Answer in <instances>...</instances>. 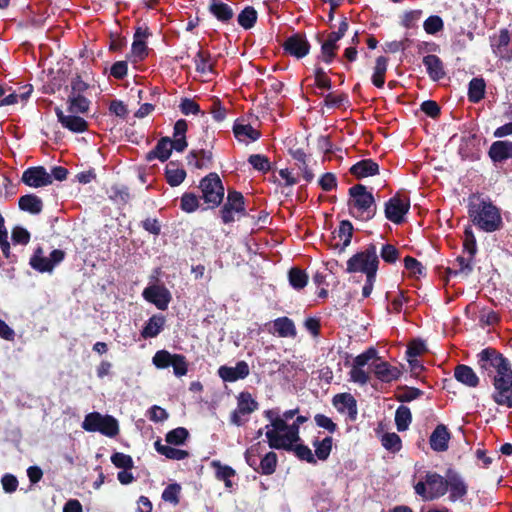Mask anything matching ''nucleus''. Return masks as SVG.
I'll return each mask as SVG.
<instances>
[{"instance_id":"f257e3e1","label":"nucleus","mask_w":512,"mask_h":512,"mask_svg":"<svg viewBox=\"0 0 512 512\" xmlns=\"http://www.w3.org/2000/svg\"><path fill=\"white\" fill-rule=\"evenodd\" d=\"M477 365L481 375L491 379L493 401L512 408V369L508 359L495 348L487 347L477 354Z\"/></svg>"},{"instance_id":"f03ea898","label":"nucleus","mask_w":512,"mask_h":512,"mask_svg":"<svg viewBox=\"0 0 512 512\" xmlns=\"http://www.w3.org/2000/svg\"><path fill=\"white\" fill-rule=\"evenodd\" d=\"M470 198L468 203V215L472 223L480 230L492 233L502 228L503 220L500 209L490 199Z\"/></svg>"},{"instance_id":"7ed1b4c3","label":"nucleus","mask_w":512,"mask_h":512,"mask_svg":"<svg viewBox=\"0 0 512 512\" xmlns=\"http://www.w3.org/2000/svg\"><path fill=\"white\" fill-rule=\"evenodd\" d=\"M348 212L357 220L370 221L377 213V205L372 191L363 184H355L348 189Z\"/></svg>"},{"instance_id":"20e7f679","label":"nucleus","mask_w":512,"mask_h":512,"mask_svg":"<svg viewBox=\"0 0 512 512\" xmlns=\"http://www.w3.org/2000/svg\"><path fill=\"white\" fill-rule=\"evenodd\" d=\"M415 494L424 501H433L447 493V477L434 471H427L424 480L414 485Z\"/></svg>"},{"instance_id":"39448f33","label":"nucleus","mask_w":512,"mask_h":512,"mask_svg":"<svg viewBox=\"0 0 512 512\" xmlns=\"http://www.w3.org/2000/svg\"><path fill=\"white\" fill-rule=\"evenodd\" d=\"M200 199L207 205L205 209H216L224 200L225 188L216 172H211L200 180Z\"/></svg>"},{"instance_id":"423d86ee","label":"nucleus","mask_w":512,"mask_h":512,"mask_svg":"<svg viewBox=\"0 0 512 512\" xmlns=\"http://www.w3.org/2000/svg\"><path fill=\"white\" fill-rule=\"evenodd\" d=\"M379 265L377 248L369 244L364 251L357 252L347 261V273L362 272L366 276L376 275Z\"/></svg>"},{"instance_id":"0eeeda50","label":"nucleus","mask_w":512,"mask_h":512,"mask_svg":"<svg viewBox=\"0 0 512 512\" xmlns=\"http://www.w3.org/2000/svg\"><path fill=\"white\" fill-rule=\"evenodd\" d=\"M264 417L270 421V425L265 427L269 447L277 450L285 448L287 445L284 433L288 431L289 427L287 421L274 409L265 410Z\"/></svg>"},{"instance_id":"6e6552de","label":"nucleus","mask_w":512,"mask_h":512,"mask_svg":"<svg viewBox=\"0 0 512 512\" xmlns=\"http://www.w3.org/2000/svg\"><path fill=\"white\" fill-rule=\"evenodd\" d=\"M82 428L87 432H99L110 438L119 434L117 419L111 415H102L99 412L87 414L82 422Z\"/></svg>"},{"instance_id":"1a4fd4ad","label":"nucleus","mask_w":512,"mask_h":512,"mask_svg":"<svg viewBox=\"0 0 512 512\" xmlns=\"http://www.w3.org/2000/svg\"><path fill=\"white\" fill-rule=\"evenodd\" d=\"M152 363L158 369L172 366L176 377L185 376L188 372V363L183 354H172L167 350H159L154 354Z\"/></svg>"},{"instance_id":"9d476101","label":"nucleus","mask_w":512,"mask_h":512,"mask_svg":"<svg viewBox=\"0 0 512 512\" xmlns=\"http://www.w3.org/2000/svg\"><path fill=\"white\" fill-rule=\"evenodd\" d=\"M259 403L248 391H242L237 396V407L230 414V423L235 426H243L250 414L258 410Z\"/></svg>"},{"instance_id":"9b49d317","label":"nucleus","mask_w":512,"mask_h":512,"mask_svg":"<svg viewBox=\"0 0 512 512\" xmlns=\"http://www.w3.org/2000/svg\"><path fill=\"white\" fill-rule=\"evenodd\" d=\"M235 213L246 215L245 198L241 192L229 189L226 201L219 210L220 218L224 224H230L235 221Z\"/></svg>"},{"instance_id":"f8f14e48","label":"nucleus","mask_w":512,"mask_h":512,"mask_svg":"<svg viewBox=\"0 0 512 512\" xmlns=\"http://www.w3.org/2000/svg\"><path fill=\"white\" fill-rule=\"evenodd\" d=\"M65 258V252L60 249H54L49 257L42 256V248L38 247L30 258V266L41 273L51 272L56 265L61 263Z\"/></svg>"},{"instance_id":"ddd939ff","label":"nucleus","mask_w":512,"mask_h":512,"mask_svg":"<svg viewBox=\"0 0 512 512\" xmlns=\"http://www.w3.org/2000/svg\"><path fill=\"white\" fill-rule=\"evenodd\" d=\"M490 45L497 58L506 62L512 61V37L508 29L502 28L498 35L491 36Z\"/></svg>"},{"instance_id":"4468645a","label":"nucleus","mask_w":512,"mask_h":512,"mask_svg":"<svg viewBox=\"0 0 512 512\" xmlns=\"http://www.w3.org/2000/svg\"><path fill=\"white\" fill-rule=\"evenodd\" d=\"M410 200L402 198L399 194L394 195L385 203V217L395 223L401 224L404 216L409 212Z\"/></svg>"},{"instance_id":"2eb2a0df","label":"nucleus","mask_w":512,"mask_h":512,"mask_svg":"<svg viewBox=\"0 0 512 512\" xmlns=\"http://www.w3.org/2000/svg\"><path fill=\"white\" fill-rule=\"evenodd\" d=\"M142 297L159 310H166L172 300L169 289L164 284H151L144 288Z\"/></svg>"},{"instance_id":"dca6fc26","label":"nucleus","mask_w":512,"mask_h":512,"mask_svg":"<svg viewBox=\"0 0 512 512\" xmlns=\"http://www.w3.org/2000/svg\"><path fill=\"white\" fill-rule=\"evenodd\" d=\"M282 47L286 54L302 59L309 54L311 45L305 34L294 33L286 38Z\"/></svg>"},{"instance_id":"f3484780","label":"nucleus","mask_w":512,"mask_h":512,"mask_svg":"<svg viewBox=\"0 0 512 512\" xmlns=\"http://www.w3.org/2000/svg\"><path fill=\"white\" fill-rule=\"evenodd\" d=\"M22 182L33 188L45 187L52 184V176L43 166L27 168L21 178Z\"/></svg>"},{"instance_id":"a211bd4d","label":"nucleus","mask_w":512,"mask_h":512,"mask_svg":"<svg viewBox=\"0 0 512 512\" xmlns=\"http://www.w3.org/2000/svg\"><path fill=\"white\" fill-rule=\"evenodd\" d=\"M447 492L449 491V500L455 502L465 497L468 493V485L462 476L452 468L446 471Z\"/></svg>"},{"instance_id":"6ab92c4d","label":"nucleus","mask_w":512,"mask_h":512,"mask_svg":"<svg viewBox=\"0 0 512 512\" xmlns=\"http://www.w3.org/2000/svg\"><path fill=\"white\" fill-rule=\"evenodd\" d=\"M218 376L224 382H236L238 380L245 379L250 374V368L246 361L241 360L236 363L235 367L222 365L218 368Z\"/></svg>"},{"instance_id":"aec40b11","label":"nucleus","mask_w":512,"mask_h":512,"mask_svg":"<svg viewBox=\"0 0 512 512\" xmlns=\"http://www.w3.org/2000/svg\"><path fill=\"white\" fill-rule=\"evenodd\" d=\"M488 157L493 164H504L508 160L512 161V141L497 140L494 141L488 149Z\"/></svg>"},{"instance_id":"412c9836","label":"nucleus","mask_w":512,"mask_h":512,"mask_svg":"<svg viewBox=\"0 0 512 512\" xmlns=\"http://www.w3.org/2000/svg\"><path fill=\"white\" fill-rule=\"evenodd\" d=\"M353 231L352 223L349 220H342L338 228L332 233L333 240L336 242L331 243L330 246L334 249H338L340 253L343 252L351 243Z\"/></svg>"},{"instance_id":"4be33fe9","label":"nucleus","mask_w":512,"mask_h":512,"mask_svg":"<svg viewBox=\"0 0 512 512\" xmlns=\"http://www.w3.org/2000/svg\"><path fill=\"white\" fill-rule=\"evenodd\" d=\"M333 405L339 413H347L350 421L357 419V401L350 393L336 394L332 399Z\"/></svg>"},{"instance_id":"5701e85b","label":"nucleus","mask_w":512,"mask_h":512,"mask_svg":"<svg viewBox=\"0 0 512 512\" xmlns=\"http://www.w3.org/2000/svg\"><path fill=\"white\" fill-rule=\"evenodd\" d=\"M55 113L61 125L71 132L83 133L88 129L87 121L77 114L65 115L59 107L55 108Z\"/></svg>"},{"instance_id":"b1692460","label":"nucleus","mask_w":512,"mask_h":512,"mask_svg":"<svg viewBox=\"0 0 512 512\" xmlns=\"http://www.w3.org/2000/svg\"><path fill=\"white\" fill-rule=\"evenodd\" d=\"M371 368L375 377L381 382H392L397 380L401 375V371L397 367L392 366L388 362L382 361L381 359L372 362Z\"/></svg>"},{"instance_id":"393cba45","label":"nucleus","mask_w":512,"mask_h":512,"mask_svg":"<svg viewBox=\"0 0 512 512\" xmlns=\"http://www.w3.org/2000/svg\"><path fill=\"white\" fill-rule=\"evenodd\" d=\"M451 433L444 424H438L429 438V444L433 451L444 452L449 448Z\"/></svg>"},{"instance_id":"a878e982","label":"nucleus","mask_w":512,"mask_h":512,"mask_svg":"<svg viewBox=\"0 0 512 512\" xmlns=\"http://www.w3.org/2000/svg\"><path fill=\"white\" fill-rule=\"evenodd\" d=\"M454 378L469 388H476L480 383L479 376L470 366L465 364H458L454 368Z\"/></svg>"},{"instance_id":"bb28decb","label":"nucleus","mask_w":512,"mask_h":512,"mask_svg":"<svg viewBox=\"0 0 512 512\" xmlns=\"http://www.w3.org/2000/svg\"><path fill=\"white\" fill-rule=\"evenodd\" d=\"M423 64L431 80L439 81L446 76L443 61L437 55L429 54L424 56Z\"/></svg>"},{"instance_id":"cd10ccee","label":"nucleus","mask_w":512,"mask_h":512,"mask_svg":"<svg viewBox=\"0 0 512 512\" xmlns=\"http://www.w3.org/2000/svg\"><path fill=\"white\" fill-rule=\"evenodd\" d=\"M349 172L357 179L374 176L379 173V165L373 159H363L352 165Z\"/></svg>"},{"instance_id":"c85d7f7f","label":"nucleus","mask_w":512,"mask_h":512,"mask_svg":"<svg viewBox=\"0 0 512 512\" xmlns=\"http://www.w3.org/2000/svg\"><path fill=\"white\" fill-rule=\"evenodd\" d=\"M166 323L162 314L152 315L141 330V337L144 339L157 337L164 329Z\"/></svg>"},{"instance_id":"c756f323","label":"nucleus","mask_w":512,"mask_h":512,"mask_svg":"<svg viewBox=\"0 0 512 512\" xmlns=\"http://www.w3.org/2000/svg\"><path fill=\"white\" fill-rule=\"evenodd\" d=\"M208 11L221 23L229 24L234 17L232 7L221 0H212Z\"/></svg>"},{"instance_id":"7c9ffc66","label":"nucleus","mask_w":512,"mask_h":512,"mask_svg":"<svg viewBox=\"0 0 512 512\" xmlns=\"http://www.w3.org/2000/svg\"><path fill=\"white\" fill-rule=\"evenodd\" d=\"M171 153V139L169 137H162L158 140L156 146L147 153L146 160L159 159L161 162H165L170 158Z\"/></svg>"},{"instance_id":"2f4dec72","label":"nucleus","mask_w":512,"mask_h":512,"mask_svg":"<svg viewBox=\"0 0 512 512\" xmlns=\"http://www.w3.org/2000/svg\"><path fill=\"white\" fill-rule=\"evenodd\" d=\"M186 159L188 164H192V159H196V169L210 168L213 165V152L206 149L191 150Z\"/></svg>"},{"instance_id":"473e14b6","label":"nucleus","mask_w":512,"mask_h":512,"mask_svg":"<svg viewBox=\"0 0 512 512\" xmlns=\"http://www.w3.org/2000/svg\"><path fill=\"white\" fill-rule=\"evenodd\" d=\"M18 206L22 211L37 215L41 213L43 209V202L41 198L35 194H26L19 198Z\"/></svg>"},{"instance_id":"72a5a7b5","label":"nucleus","mask_w":512,"mask_h":512,"mask_svg":"<svg viewBox=\"0 0 512 512\" xmlns=\"http://www.w3.org/2000/svg\"><path fill=\"white\" fill-rule=\"evenodd\" d=\"M211 466L215 469L216 479L223 481L225 487L231 489L233 487L231 478L236 475V471L231 466L222 464L219 460H213Z\"/></svg>"},{"instance_id":"f704fd0d","label":"nucleus","mask_w":512,"mask_h":512,"mask_svg":"<svg viewBox=\"0 0 512 512\" xmlns=\"http://www.w3.org/2000/svg\"><path fill=\"white\" fill-rule=\"evenodd\" d=\"M233 133L239 141H245L246 138L250 141H256L261 137L259 130L253 128L250 124H244L238 121L233 125Z\"/></svg>"},{"instance_id":"c9c22d12","label":"nucleus","mask_w":512,"mask_h":512,"mask_svg":"<svg viewBox=\"0 0 512 512\" xmlns=\"http://www.w3.org/2000/svg\"><path fill=\"white\" fill-rule=\"evenodd\" d=\"M388 69V58L379 56L376 58L374 72L371 77L373 85L377 88H383L385 84V75Z\"/></svg>"},{"instance_id":"e433bc0d","label":"nucleus","mask_w":512,"mask_h":512,"mask_svg":"<svg viewBox=\"0 0 512 512\" xmlns=\"http://www.w3.org/2000/svg\"><path fill=\"white\" fill-rule=\"evenodd\" d=\"M186 171L179 168L173 161L169 162L165 169V178L171 187L179 186L186 178Z\"/></svg>"},{"instance_id":"4c0bfd02","label":"nucleus","mask_w":512,"mask_h":512,"mask_svg":"<svg viewBox=\"0 0 512 512\" xmlns=\"http://www.w3.org/2000/svg\"><path fill=\"white\" fill-rule=\"evenodd\" d=\"M67 103V110L72 114H85L90 107V100L82 94H70Z\"/></svg>"},{"instance_id":"58836bf2","label":"nucleus","mask_w":512,"mask_h":512,"mask_svg":"<svg viewBox=\"0 0 512 512\" xmlns=\"http://www.w3.org/2000/svg\"><path fill=\"white\" fill-rule=\"evenodd\" d=\"M154 447L159 454L171 460H184L189 457L188 451L171 447L170 444L164 445L160 440L154 443Z\"/></svg>"},{"instance_id":"ea45409f","label":"nucleus","mask_w":512,"mask_h":512,"mask_svg":"<svg viewBox=\"0 0 512 512\" xmlns=\"http://www.w3.org/2000/svg\"><path fill=\"white\" fill-rule=\"evenodd\" d=\"M486 83L483 78L475 77L469 82L468 100L471 103H478L485 97Z\"/></svg>"},{"instance_id":"a19ab883","label":"nucleus","mask_w":512,"mask_h":512,"mask_svg":"<svg viewBox=\"0 0 512 512\" xmlns=\"http://www.w3.org/2000/svg\"><path fill=\"white\" fill-rule=\"evenodd\" d=\"M474 258L475 257H471V255H469L468 258H465L463 256H458L455 259L457 268L456 269L447 268V273L449 275H454V276L463 275L464 277H468L473 271Z\"/></svg>"},{"instance_id":"79ce46f5","label":"nucleus","mask_w":512,"mask_h":512,"mask_svg":"<svg viewBox=\"0 0 512 512\" xmlns=\"http://www.w3.org/2000/svg\"><path fill=\"white\" fill-rule=\"evenodd\" d=\"M288 452H294L295 456L302 461H306L310 464H316L317 460L315 454L312 453L311 449L303 443H290L289 448H281Z\"/></svg>"},{"instance_id":"37998d69","label":"nucleus","mask_w":512,"mask_h":512,"mask_svg":"<svg viewBox=\"0 0 512 512\" xmlns=\"http://www.w3.org/2000/svg\"><path fill=\"white\" fill-rule=\"evenodd\" d=\"M273 326L280 337H295L297 334L294 322L286 316L275 319Z\"/></svg>"},{"instance_id":"c03bdc74","label":"nucleus","mask_w":512,"mask_h":512,"mask_svg":"<svg viewBox=\"0 0 512 512\" xmlns=\"http://www.w3.org/2000/svg\"><path fill=\"white\" fill-rule=\"evenodd\" d=\"M292 158L296 161L298 169L302 172L303 178L306 182H311L314 178L313 172L309 169L306 162L307 155L303 149L299 148L290 151Z\"/></svg>"},{"instance_id":"a18cd8bd","label":"nucleus","mask_w":512,"mask_h":512,"mask_svg":"<svg viewBox=\"0 0 512 512\" xmlns=\"http://www.w3.org/2000/svg\"><path fill=\"white\" fill-rule=\"evenodd\" d=\"M312 445L315 447V457L318 460L325 461L329 458L333 446V438L326 436L324 439H314Z\"/></svg>"},{"instance_id":"49530a36","label":"nucleus","mask_w":512,"mask_h":512,"mask_svg":"<svg viewBox=\"0 0 512 512\" xmlns=\"http://www.w3.org/2000/svg\"><path fill=\"white\" fill-rule=\"evenodd\" d=\"M308 421V417L299 415L292 424H289L288 431L284 433L286 439L285 448L290 447V443H297L301 440L299 430L300 426Z\"/></svg>"},{"instance_id":"de8ad7c7","label":"nucleus","mask_w":512,"mask_h":512,"mask_svg":"<svg viewBox=\"0 0 512 512\" xmlns=\"http://www.w3.org/2000/svg\"><path fill=\"white\" fill-rule=\"evenodd\" d=\"M308 274L299 267H292L288 271V281L291 287L295 290H301L306 287L308 283Z\"/></svg>"},{"instance_id":"09e8293b","label":"nucleus","mask_w":512,"mask_h":512,"mask_svg":"<svg viewBox=\"0 0 512 512\" xmlns=\"http://www.w3.org/2000/svg\"><path fill=\"white\" fill-rule=\"evenodd\" d=\"M195 69L200 74L214 71V64L211 62V54L200 49L194 58Z\"/></svg>"},{"instance_id":"8fccbe9b","label":"nucleus","mask_w":512,"mask_h":512,"mask_svg":"<svg viewBox=\"0 0 512 512\" xmlns=\"http://www.w3.org/2000/svg\"><path fill=\"white\" fill-rule=\"evenodd\" d=\"M258 13L253 6H246L238 15V24L245 30L253 28L257 22Z\"/></svg>"},{"instance_id":"3c124183","label":"nucleus","mask_w":512,"mask_h":512,"mask_svg":"<svg viewBox=\"0 0 512 512\" xmlns=\"http://www.w3.org/2000/svg\"><path fill=\"white\" fill-rule=\"evenodd\" d=\"M412 422V414L409 407L401 405L397 408L395 413V424L399 432H403L408 429Z\"/></svg>"},{"instance_id":"603ef678","label":"nucleus","mask_w":512,"mask_h":512,"mask_svg":"<svg viewBox=\"0 0 512 512\" xmlns=\"http://www.w3.org/2000/svg\"><path fill=\"white\" fill-rule=\"evenodd\" d=\"M200 207V197L192 192H185L180 199V208L186 213H193Z\"/></svg>"},{"instance_id":"864d4df0","label":"nucleus","mask_w":512,"mask_h":512,"mask_svg":"<svg viewBox=\"0 0 512 512\" xmlns=\"http://www.w3.org/2000/svg\"><path fill=\"white\" fill-rule=\"evenodd\" d=\"M423 395V391L416 387L402 386L396 394L397 401L401 403L411 402Z\"/></svg>"},{"instance_id":"5fc2aeb1","label":"nucleus","mask_w":512,"mask_h":512,"mask_svg":"<svg viewBox=\"0 0 512 512\" xmlns=\"http://www.w3.org/2000/svg\"><path fill=\"white\" fill-rule=\"evenodd\" d=\"M181 485L178 483H171L166 486L162 492V500L174 506L180 503Z\"/></svg>"},{"instance_id":"6e6d98bb","label":"nucleus","mask_w":512,"mask_h":512,"mask_svg":"<svg viewBox=\"0 0 512 512\" xmlns=\"http://www.w3.org/2000/svg\"><path fill=\"white\" fill-rule=\"evenodd\" d=\"M188 437L189 432L186 428L177 427L166 434L165 440L170 445L179 446L184 444Z\"/></svg>"},{"instance_id":"4d7b16f0","label":"nucleus","mask_w":512,"mask_h":512,"mask_svg":"<svg viewBox=\"0 0 512 512\" xmlns=\"http://www.w3.org/2000/svg\"><path fill=\"white\" fill-rule=\"evenodd\" d=\"M381 444L386 450L393 453L399 452L402 448L401 438L394 432L383 434Z\"/></svg>"},{"instance_id":"13d9d810","label":"nucleus","mask_w":512,"mask_h":512,"mask_svg":"<svg viewBox=\"0 0 512 512\" xmlns=\"http://www.w3.org/2000/svg\"><path fill=\"white\" fill-rule=\"evenodd\" d=\"M338 49H339L338 44H334V43H331V42L325 40L321 44V53L318 56V60H321L326 64L332 63L337 55Z\"/></svg>"},{"instance_id":"bf43d9fd","label":"nucleus","mask_w":512,"mask_h":512,"mask_svg":"<svg viewBox=\"0 0 512 512\" xmlns=\"http://www.w3.org/2000/svg\"><path fill=\"white\" fill-rule=\"evenodd\" d=\"M404 266L409 271V275L411 277H420L426 275L425 266L414 257L406 256L404 258Z\"/></svg>"},{"instance_id":"052dcab7","label":"nucleus","mask_w":512,"mask_h":512,"mask_svg":"<svg viewBox=\"0 0 512 512\" xmlns=\"http://www.w3.org/2000/svg\"><path fill=\"white\" fill-rule=\"evenodd\" d=\"M277 454L275 452H268L260 461V472L263 475H271L275 472L277 467Z\"/></svg>"},{"instance_id":"680f3d73","label":"nucleus","mask_w":512,"mask_h":512,"mask_svg":"<svg viewBox=\"0 0 512 512\" xmlns=\"http://www.w3.org/2000/svg\"><path fill=\"white\" fill-rule=\"evenodd\" d=\"M248 163L252 165L255 170L262 173H267L271 170V163L267 156L262 154H252L248 158Z\"/></svg>"},{"instance_id":"e2e57ef3","label":"nucleus","mask_w":512,"mask_h":512,"mask_svg":"<svg viewBox=\"0 0 512 512\" xmlns=\"http://www.w3.org/2000/svg\"><path fill=\"white\" fill-rule=\"evenodd\" d=\"M373 359L375 361L380 360V357H378V352L374 347H369L354 358L353 367L363 368Z\"/></svg>"},{"instance_id":"0e129e2a","label":"nucleus","mask_w":512,"mask_h":512,"mask_svg":"<svg viewBox=\"0 0 512 512\" xmlns=\"http://www.w3.org/2000/svg\"><path fill=\"white\" fill-rule=\"evenodd\" d=\"M463 252H467L471 257H475L477 253L476 238L470 226L464 230Z\"/></svg>"},{"instance_id":"69168bd1","label":"nucleus","mask_w":512,"mask_h":512,"mask_svg":"<svg viewBox=\"0 0 512 512\" xmlns=\"http://www.w3.org/2000/svg\"><path fill=\"white\" fill-rule=\"evenodd\" d=\"M423 28L427 34L434 35L444 28V22L438 15L429 16L423 23Z\"/></svg>"},{"instance_id":"338daca9","label":"nucleus","mask_w":512,"mask_h":512,"mask_svg":"<svg viewBox=\"0 0 512 512\" xmlns=\"http://www.w3.org/2000/svg\"><path fill=\"white\" fill-rule=\"evenodd\" d=\"M110 459L113 465H115L117 468L131 470L134 467L133 459L128 454L115 452L111 455Z\"/></svg>"},{"instance_id":"774afa93","label":"nucleus","mask_w":512,"mask_h":512,"mask_svg":"<svg viewBox=\"0 0 512 512\" xmlns=\"http://www.w3.org/2000/svg\"><path fill=\"white\" fill-rule=\"evenodd\" d=\"M315 85L320 89H331L332 81L327 76V73L320 66H316L314 69Z\"/></svg>"}]
</instances>
